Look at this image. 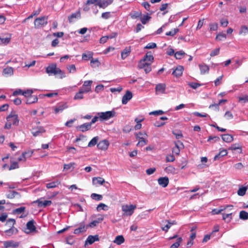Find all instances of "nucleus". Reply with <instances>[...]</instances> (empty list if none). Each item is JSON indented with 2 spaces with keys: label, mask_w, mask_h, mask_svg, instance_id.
<instances>
[{
  "label": "nucleus",
  "mask_w": 248,
  "mask_h": 248,
  "mask_svg": "<svg viewBox=\"0 0 248 248\" xmlns=\"http://www.w3.org/2000/svg\"><path fill=\"white\" fill-rule=\"evenodd\" d=\"M226 38V35L225 33H219L217 34L216 37V39L217 40H218L219 41H221L222 39H225Z\"/></svg>",
  "instance_id": "774afa93"
},
{
  "label": "nucleus",
  "mask_w": 248,
  "mask_h": 248,
  "mask_svg": "<svg viewBox=\"0 0 248 248\" xmlns=\"http://www.w3.org/2000/svg\"><path fill=\"white\" fill-rule=\"evenodd\" d=\"M3 74L4 75L11 76L13 74V69L11 67H7L3 70Z\"/></svg>",
  "instance_id": "e433bc0d"
},
{
  "label": "nucleus",
  "mask_w": 248,
  "mask_h": 248,
  "mask_svg": "<svg viewBox=\"0 0 248 248\" xmlns=\"http://www.w3.org/2000/svg\"><path fill=\"white\" fill-rule=\"evenodd\" d=\"M223 76L221 75L218 77L214 81L216 86H217L222 83L221 80L223 78Z\"/></svg>",
  "instance_id": "680f3d73"
},
{
  "label": "nucleus",
  "mask_w": 248,
  "mask_h": 248,
  "mask_svg": "<svg viewBox=\"0 0 248 248\" xmlns=\"http://www.w3.org/2000/svg\"><path fill=\"white\" fill-rule=\"evenodd\" d=\"M174 143H175V147L173 148L172 149V153H174L176 155H179L180 152L179 146V144L182 146H184L183 143L180 141H178L177 142H175Z\"/></svg>",
  "instance_id": "cd10ccee"
},
{
  "label": "nucleus",
  "mask_w": 248,
  "mask_h": 248,
  "mask_svg": "<svg viewBox=\"0 0 248 248\" xmlns=\"http://www.w3.org/2000/svg\"><path fill=\"white\" fill-rule=\"evenodd\" d=\"M109 145V142L107 140H101L97 145L99 149L101 150H107Z\"/></svg>",
  "instance_id": "ddd939ff"
},
{
  "label": "nucleus",
  "mask_w": 248,
  "mask_h": 248,
  "mask_svg": "<svg viewBox=\"0 0 248 248\" xmlns=\"http://www.w3.org/2000/svg\"><path fill=\"white\" fill-rule=\"evenodd\" d=\"M91 65L92 67H95V66H98L100 62L97 59H92L90 62Z\"/></svg>",
  "instance_id": "5fc2aeb1"
},
{
  "label": "nucleus",
  "mask_w": 248,
  "mask_h": 248,
  "mask_svg": "<svg viewBox=\"0 0 248 248\" xmlns=\"http://www.w3.org/2000/svg\"><path fill=\"white\" fill-rule=\"evenodd\" d=\"M91 126L92 125L89 123H86L77 126V129L84 132L90 130L91 128Z\"/></svg>",
  "instance_id": "a211bd4d"
},
{
  "label": "nucleus",
  "mask_w": 248,
  "mask_h": 248,
  "mask_svg": "<svg viewBox=\"0 0 248 248\" xmlns=\"http://www.w3.org/2000/svg\"><path fill=\"white\" fill-rule=\"evenodd\" d=\"M238 99L240 102H243L244 103L248 102V95H246L242 97H239Z\"/></svg>",
  "instance_id": "69168bd1"
},
{
  "label": "nucleus",
  "mask_w": 248,
  "mask_h": 248,
  "mask_svg": "<svg viewBox=\"0 0 248 248\" xmlns=\"http://www.w3.org/2000/svg\"><path fill=\"white\" fill-rule=\"evenodd\" d=\"M175 158L173 155H168L166 156V161L167 162H173L175 161Z\"/></svg>",
  "instance_id": "13d9d810"
},
{
  "label": "nucleus",
  "mask_w": 248,
  "mask_h": 248,
  "mask_svg": "<svg viewBox=\"0 0 248 248\" xmlns=\"http://www.w3.org/2000/svg\"><path fill=\"white\" fill-rule=\"evenodd\" d=\"M136 208V205L124 204L122 207V210L124 215L130 216L133 214L134 210Z\"/></svg>",
  "instance_id": "39448f33"
},
{
  "label": "nucleus",
  "mask_w": 248,
  "mask_h": 248,
  "mask_svg": "<svg viewBox=\"0 0 248 248\" xmlns=\"http://www.w3.org/2000/svg\"><path fill=\"white\" fill-rule=\"evenodd\" d=\"M99 138L97 136L93 138L88 143V147H93L95 146L98 141Z\"/></svg>",
  "instance_id": "ea45409f"
},
{
  "label": "nucleus",
  "mask_w": 248,
  "mask_h": 248,
  "mask_svg": "<svg viewBox=\"0 0 248 248\" xmlns=\"http://www.w3.org/2000/svg\"><path fill=\"white\" fill-rule=\"evenodd\" d=\"M46 72L49 75H59L61 78L65 77L64 73L59 68H58L56 64H52L49 65L46 69Z\"/></svg>",
  "instance_id": "7ed1b4c3"
},
{
  "label": "nucleus",
  "mask_w": 248,
  "mask_h": 248,
  "mask_svg": "<svg viewBox=\"0 0 248 248\" xmlns=\"http://www.w3.org/2000/svg\"><path fill=\"white\" fill-rule=\"evenodd\" d=\"M176 222L174 220H170L165 219L162 221L160 225L162 230L166 232H167L169 229L173 225L176 224Z\"/></svg>",
  "instance_id": "6e6552de"
},
{
  "label": "nucleus",
  "mask_w": 248,
  "mask_h": 248,
  "mask_svg": "<svg viewBox=\"0 0 248 248\" xmlns=\"http://www.w3.org/2000/svg\"><path fill=\"white\" fill-rule=\"evenodd\" d=\"M99 240V236L98 235H89L87 237L86 240L85 241V245L89 244L92 245L94 242Z\"/></svg>",
  "instance_id": "6ab92c4d"
},
{
  "label": "nucleus",
  "mask_w": 248,
  "mask_h": 248,
  "mask_svg": "<svg viewBox=\"0 0 248 248\" xmlns=\"http://www.w3.org/2000/svg\"><path fill=\"white\" fill-rule=\"evenodd\" d=\"M69 73H74L76 71V67L75 64H71L67 67Z\"/></svg>",
  "instance_id": "4d7b16f0"
},
{
  "label": "nucleus",
  "mask_w": 248,
  "mask_h": 248,
  "mask_svg": "<svg viewBox=\"0 0 248 248\" xmlns=\"http://www.w3.org/2000/svg\"><path fill=\"white\" fill-rule=\"evenodd\" d=\"M132 19L140 18L142 16V13L140 11H134L129 14Z\"/></svg>",
  "instance_id": "2f4dec72"
},
{
  "label": "nucleus",
  "mask_w": 248,
  "mask_h": 248,
  "mask_svg": "<svg viewBox=\"0 0 248 248\" xmlns=\"http://www.w3.org/2000/svg\"><path fill=\"white\" fill-rule=\"evenodd\" d=\"M224 208H226L225 211L222 212L223 217H229L232 215V210L233 209V206L232 205H226L223 206Z\"/></svg>",
  "instance_id": "2eb2a0df"
},
{
  "label": "nucleus",
  "mask_w": 248,
  "mask_h": 248,
  "mask_svg": "<svg viewBox=\"0 0 248 248\" xmlns=\"http://www.w3.org/2000/svg\"><path fill=\"white\" fill-rule=\"evenodd\" d=\"M133 96L132 93L127 90L125 94L123 96L122 102L123 104H126L127 102L132 99Z\"/></svg>",
  "instance_id": "dca6fc26"
},
{
  "label": "nucleus",
  "mask_w": 248,
  "mask_h": 248,
  "mask_svg": "<svg viewBox=\"0 0 248 248\" xmlns=\"http://www.w3.org/2000/svg\"><path fill=\"white\" fill-rule=\"evenodd\" d=\"M7 122L5 124L4 128L10 129L12 125H17L19 123V120L17 114L15 112H11L6 118Z\"/></svg>",
  "instance_id": "f03ea898"
},
{
  "label": "nucleus",
  "mask_w": 248,
  "mask_h": 248,
  "mask_svg": "<svg viewBox=\"0 0 248 248\" xmlns=\"http://www.w3.org/2000/svg\"><path fill=\"white\" fill-rule=\"evenodd\" d=\"M222 140L226 142H231L233 140V136L230 134H223L221 135Z\"/></svg>",
  "instance_id": "c85d7f7f"
},
{
  "label": "nucleus",
  "mask_w": 248,
  "mask_h": 248,
  "mask_svg": "<svg viewBox=\"0 0 248 248\" xmlns=\"http://www.w3.org/2000/svg\"><path fill=\"white\" fill-rule=\"evenodd\" d=\"M67 108V106L66 104L59 105L55 108L54 111L55 113H58L60 111H62L64 109Z\"/></svg>",
  "instance_id": "79ce46f5"
},
{
  "label": "nucleus",
  "mask_w": 248,
  "mask_h": 248,
  "mask_svg": "<svg viewBox=\"0 0 248 248\" xmlns=\"http://www.w3.org/2000/svg\"><path fill=\"white\" fill-rule=\"evenodd\" d=\"M113 1V0H100L99 2L96 4L99 8L105 9L108 5H110Z\"/></svg>",
  "instance_id": "4468645a"
},
{
  "label": "nucleus",
  "mask_w": 248,
  "mask_h": 248,
  "mask_svg": "<svg viewBox=\"0 0 248 248\" xmlns=\"http://www.w3.org/2000/svg\"><path fill=\"white\" fill-rule=\"evenodd\" d=\"M4 248H16L19 245L18 242H16L14 240L5 241L3 242Z\"/></svg>",
  "instance_id": "9d476101"
},
{
  "label": "nucleus",
  "mask_w": 248,
  "mask_h": 248,
  "mask_svg": "<svg viewBox=\"0 0 248 248\" xmlns=\"http://www.w3.org/2000/svg\"><path fill=\"white\" fill-rule=\"evenodd\" d=\"M19 168V165L17 162H13L10 165V166L9 168V170H14Z\"/></svg>",
  "instance_id": "338daca9"
},
{
  "label": "nucleus",
  "mask_w": 248,
  "mask_h": 248,
  "mask_svg": "<svg viewBox=\"0 0 248 248\" xmlns=\"http://www.w3.org/2000/svg\"><path fill=\"white\" fill-rule=\"evenodd\" d=\"M38 101V97L36 95H31L27 97L26 100L27 104H31L37 102Z\"/></svg>",
  "instance_id": "c756f323"
},
{
  "label": "nucleus",
  "mask_w": 248,
  "mask_h": 248,
  "mask_svg": "<svg viewBox=\"0 0 248 248\" xmlns=\"http://www.w3.org/2000/svg\"><path fill=\"white\" fill-rule=\"evenodd\" d=\"M35 222L31 220L27 223L26 227L24 229V232L27 234H30L36 232V228L34 225Z\"/></svg>",
  "instance_id": "0eeeda50"
},
{
  "label": "nucleus",
  "mask_w": 248,
  "mask_h": 248,
  "mask_svg": "<svg viewBox=\"0 0 248 248\" xmlns=\"http://www.w3.org/2000/svg\"><path fill=\"white\" fill-rule=\"evenodd\" d=\"M25 210V207L21 206L19 208L13 210L12 214L15 216H19V217H23V215L24 214Z\"/></svg>",
  "instance_id": "f3484780"
},
{
  "label": "nucleus",
  "mask_w": 248,
  "mask_h": 248,
  "mask_svg": "<svg viewBox=\"0 0 248 248\" xmlns=\"http://www.w3.org/2000/svg\"><path fill=\"white\" fill-rule=\"evenodd\" d=\"M60 184V182L57 181L52 182L48 184H46V187L47 188H53L57 187Z\"/></svg>",
  "instance_id": "a19ab883"
},
{
  "label": "nucleus",
  "mask_w": 248,
  "mask_h": 248,
  "mask_svg": "<svg viewBox=\"0 0 248 248\" xmlns=\"http://www.w3.org/2000/svg\"><path fill=\"white\" fill-rule=\"evenodd\" d=\"M93 184L95 186L102 185L105 182V179L100 177H94L93 178Z\"/></svg>",
  "instance_id": "4be33fe9"
},
{
  "label": "nucleus",
  "mask_w": 248,
  "mask_h": 248,
  "mask_svg": "<svg viewBox=\"0 0 248 248\" xmlns=\"http://www.w3.org/2000/svg\"><path fill=\"white\" fill-rule=\"evenodd\" d=\"M80 14L79 12H76L75 13H73L70 16H68V20L70 22H73V19L75 18H77L78 16H80Z\"/></svg>",
  "instance_id": "c03bdc74"
},
{
  "label": "nucleus",
  "mask_w": 248,
  "mask_h": 248,
  "mask_svg": "<svg viewBox=\"0 0 248 248\" xmlns=\"http://www.w3.org/2000/svg\"><path fill=\"white\" fill-rule=\"evenodd\" d=\"M186 55V53L183 50L177 51L176 53H174V56L175 58L177 59H181Z\"/></svg>",
  "instance_id": "58836bf2"
},
{
  "label": "nucleus",
  "mask_w": 248,
  "mask_h": 248,
  "mask_svg": "<svg viewBox=\"0 0 248 248\" xmlns=\"http://www.w3.org/2000/svg\"><path fill=\"white\" fill-rule=\"evenodd\" d=\"M46 132V130L42 126H36L33 127L31 130V133L34 137L39 136L40 134Z\"/></svg>",
  "instance_id": "f8f14e48"
},
{
  "label": "nucleus",
  "mask_w": 248,
  "mask_h": 248,
  "mask_svg": "<svg viewBox=\"0 0 248 248\" xmlns=\"http://www.w3.org/2000/svg\"><path fill=\"white\" fill-rule=\"evenodd\" d=\"M188 85L189 86H190L191 88L194 89H197L201 85L200 83L196 82H190L188 83Z\"/></svg>",
  "instance_id": "e2e57ef3"
},
{
  "label": "nucleus",
  "mask_w": 248,
  "mask_h": 248,
  "mask_svg": "<svg viewBox=\"0 0 248 248\" xmlns=\"http://www.w3.org/2000/svg\"><path fill=\"white\" fill-rule=\"evenodd\" d=\"M148 135L146 132H144L143 136H136L137 140H139L137 144L138 147H143L148 143V140H147Z\"/></svg>",
  "instance_id": "1a4fd4ad"
},
{
  "label": "nucleus",
  "mask_w": 248,
  "mask_h": 248,
  "mask_svg": "<svg viewBox=\"0 0 248 248\" xmlns=\"http://www.w3.org/2000/svg\"><path fill=\"white\" fill-rule=\"evenodd\" d=\"M87 229L86 226L84 224H81L79 227L74 230V233L76 234H79L80 233L86 232Z\"/></svg>",
  "instance_id": "a878e982"
},
{
  "label": "nucleus",
  "mask_w": 248,
  "mask_h": 248,
  "mask_svg": "<svg viewBox=\"0 0 248 248\" xmlns=\"http://www.w3.org/2000/svg\"><path fill=\"white\" fill-rule=\"evenodd\" d=\"M116 112L114 111H107L106 112H98L97 115L99 117L100 121H106L115 116Z\"/></svg>",
  "instance_id": "20e7f679"
},
{
  "label": "nucleus",
  "mask_w": 248,
  "mask_h": 248,
  "mask_svg": "<svg viewBox=\"0 0 248 248\" xmlns=\"http://www.w3.org/2000/svg\"><path fill=\"white\" fill-rule=\"evenodd\" d=\"M227 154L228 152L227 150L223 149L221 151H220L217 155H215V156L214 157V160H217L220 157V156H225L227 155Z\"/></svg>",
  "instance_id": "c9c22d12"
},
{
  "label": "nucleus",
  "mask_w": 248,
  "mask_h": 248,
  "mask_svg": "<svg viewBox=\"0 0 248 248\" xmlns=\"http://www.w3.org/2000/svg\"><path fill=\"white\" fill-rule=\"evenodd\" d=\"M107 210L108 209V206L103 203H100L97 207V210L98 211H100L101 210Z\"/></svg>",
  "instance_id": "603ef678"
},
{
  "label": "nucleus",
  "mask_w": 248,
  "mask_h": 248,
  "mask_svg": "<svg viewBox=\"0 0 248 248\" xmlns=\"http://www.w3.org/2000/svg\"><path fill=\"white\" fill-rule=\"evenodd\" d=\"M75 100L82 99L83 98V95L82 91H78L74 96Z\"/></svg>",
  "instance_id": "bf43d9fd"
},
{
  "label": "nucleus",
  "mask_w": 248,
  "mask_h": 248,
  "mask_svg": "<svg viewBox=\"0 0 248 248\" xmlns=\"http://www.w3.org/2000/svg\"><path fill=\"white\" fill-rule=\"evenodd\" d=\"M18 230L16 228H9L4 231V232L9 236L16 234Z\"/></svg>",
  "instance_id": "7c9ffc66"
},
{
  "label": "nucleus",
  "mask_w": 248,
  "mask_h": 248,
  "mask_svg": "<svg viewBox=\"0 0 248 248\" xmlns=\"http://www.w3.org/2000/svg\"><path fill=\"white\" fill-rule=\"evenodd\" d=\"M226 208H224L223 206L219 207L218 208H216L212 210L211 213L212 215H218L222 213V211H225Z\"/></svg>",
  "instance_id": "473e14b6"
},
{
  "label": "nucleus",
  "mask_w": 248,
  "mask_h": 248,
  "mask_svg": "<svg viewBox=\"0 0 248 248\" xmlns=\"http://www.w3.org/2000/svg\"><path fill=\"white\" fill-rule=\"evenodd\" d=\"M166 90V85L165 84L160 83L157 84L155 87V91L157 93H163Z\"/></svg>",
  "instance_id": "b1692460"
},
{
  "label": "nucleus",
  "mask_w": 248,
  "mask_h": 248,
  "mask_svg": "<svg viewBox=\"0 0 248 248\" xmlns=\"http://www.w3.org/2000/svg\"><path fill=\"white\" fill-rule=\"evenodd\" d=\"M48 16H43L36 18L34 20L35 28L38 29L41 26H46L47 24Z\"/></svg>",
  "instance_id": "423d86ee"
},
{
  "label": "nucleus",
  "mask_w": 248,
  "mask_h": 248,
  "mask_svg": "<svg viewBox=\"0 0 248 248\" xmlns=\"http://www.w3.org/2000/svg\"><path fill=\"white\" fill-rule=\"evenodd\" d=\"M16 220L14 219L9 218L8 220L6 221L5 226H6L8 229L15 228L14 226Z\"/></svg>",
  "instance_id": "72a5a7b5"
},
{
  "label": "nucleus",
  "mask_w": 248,
  "mask_h": 248,
  "mask_svg": "<svg viewBox=\"0 0 248 248\" xmlns=\"http://www.w3.org/2000/svg\"><path fill=\"white\" fill-rule=\"evenodd\" d=\"M124 241V239L123 236L122 235H118L115 237V240H114V243L117 245H121L123 243Z\"/></svg>",
  "instance_id": "f704fd0d"
},
{
  "label": "nucleus",
  "mask_w": 248,
  "mask_h": 248,
  "mask_svg": "<svg viewBox=\"0 0 248 248\" xmlns=\"http://www.w3.org/2000/svg\"><path fill=\"white\" fill-rule=\"evenodd\" d=\"M93 83L92 80H87L84 82L83 87L87 89L86 91H91V86Z\"/></svg>",
  "instance_id": "4c0bfd02"
},
{
  "label": "nucleus",
  "mask_w": 248,
  "mask_h": 248,
  "mask_svg": "<svg viewBox=\"0 0 248 248\" xmlns=\"http://www.w3.org/2000/svg\"><path fill=\"white\" fill-rule=\"evenodd\" d=\"M154 60L151 51L147 52L144 57L140 60L138 64L139 69H143L145 72L147 74L149 73L151 70V64L153 62Z\"/></svg>",
  "instance_id": "f257e3e1"
},
{
  "label": "nucleus",
  "mask_w": 248,
  "mask_h": 248,
  "mask_svg": "<svg viewBox=\"0 0 248 248\" xmlns=\"http://www.w3.org/2000/svg\"><path fill=\"white\" fill-rule=\"evenodd\" d=\"M93 58V53L91 52H88L87 54L83 53L82 55V58L83 60L88 61L91 58Z\"/></svg>",
  "instance_id": "37998d69"
},
{
  "label": "nucleus",
  "mask_w": 248,
  "mask_h": 248,
  "mask_svg": "<svg viewBox=\"0 0 248 248\" xmlns=\"http://www.w3.org/2000/svg\"><path fill=\"white\" fill-rule=\"evenodd\" d=\"M200 68L201 74L204 75L206 73H208L209 71V67L205 63L200 64L199 65Z\"/></svg>",
  "instance_id": "5701e85b"
},
{
  "label": "nucleus",
  "mask_w": 248,
  "mask_h": 248,
  "mask_svg": "<svg viewBox=\"0 0 248 248\" xmlns=\"http://www.w3.org/2000/svg\"><path fill=\"white\" fill-rule=\"evenodd\" d=\"M103 218H98V219L92 221L86 226V228H88V227L93 228L96 227L103 220Z\"/></svg>",
  "instance_id": "bb28decb"
},
{
  "label": "nucleus",
  "mask_w": 248,
  "mask_h": 248,
  "mask_svg": "<svg viewBox=\"0 0 248 248\" xmlns=\"http://www.w3.org/2000/svg\"><path fill=\"white\" fill-rule=\"evenodd\" d=\"M247 190V188L246 187H242L238 190L237 194L239 196H243L246 194Z\"/></svg>",
  "instance_id": "de8ad7c7"
},
{
  "label": "nucleus",
  "mask_w": 248,
  "mask_h": 248,
  "mask_svg": "<svg viewBox=\"0 0 248 248\" xmlns=\"http://www.w3.org/2000/svg\"><path fill=\"white\" fill-rule=\"evenodd\" d=\"M158 183L163 187H166L169 184V180L167 177H160L158 179Z\"/></svg>",
  "instance_id": "aec40b11"
},
{
  "label": "nucleus",
  "mask_w": 248,
  "mask_h": 248,
  "mask_svg": "<svg viewBox=\"0 0 248 248\" xmlns=\"http://www.w3.org/2000/svg\"><path fill=\"white\" fill-rule=\"evenodd\" d=\"M34 203H37L39 207H46L47 206L50 205L52 203V202L48 200L43 201V199L41 198L34 202Z\"/></svg>",
  "instance_id": "9b49d317"
},
{
  "label": "nucleus",
  "mask_w": 248,
  "mask_h": 248,
  "mask_svg": "<svg viewBox=\"0 0 248 248\" xmlns=\"http://www.w3.org/2000/svg\"><path fill=\"white\" fill-rule=\"evenodd\" d=\"M157 46L155 43H149L145 47V49H152L156 47Z\"/></svg>",
  "instance_id": "0e129e2a"
},
{
  "label": "nucleus",
  "mask_w": 248,
  "mask_h": 248,
  "mask_svg": "<svg viewBox=\"0 0 248 248\" xmlns=\"http://www.w3.org/2000/svg\"><path fill=\"white\" fill-rule=\"evenodd\" d=\"M183 70V67L182 66L179 65L177 66L172 72V74L176 77H180L182 75Z\"/></svg>",
  "instance_id": "412c9836"
},
{
  "label": "nucleus",
  "mask_w": 248,
  "mask_h": 248,
  "mask_svg": "<svg viewBox=\"0 0 248 248\" xmlns=\"http://www.w3.org/2000/svg\"><path fill=\"white\" fill-rule=\"evenodd\" d=\"M91 197L93 199L97 201H100L103 198L101 195L97 194L96 193L92 194Z\"/></svg>",
  "instance_id": "8fccbe9b"
},
{
  "label": "nucleus",
  "mask_w": 248,
  "mask_h": 248,
  "mask_svg": "<svg viewBox=\"0 0 248 248\" xmlns=\"http://www.w3.org/2000/svg\"><path fill=\"white\" fill-rule=\"evenodd\" d=\"M248 33V27L246 26H242L240 30L239 34L246 35Z\"/></svg>",
  "instance_id": "49530a36"
},
{
  "label": "nucleus",
  "mask_w": 248,
  "mask_h": 248,
  "mask_svg": "<svg viewBox=\"0 0 248 248\" xmlns=\"http://www.w3.org/2000/svg\"><path fill=\"white\" fill-rule=\"evenodd\" d=\"M140 18L141 23L143 24H146L147 21L151 18V17L147 15H144L143 17L141 16Z\"/></svg>",
  "instance_id": "864d4df0"
},
{
  "label": "nucleus",
  "mask_w": 248,
  "mask_h": 248,
  "mask_svg": "<svg viewBox=\"0 0 248 248\" xmlns=\"http://www.w3.org/2000/svg\"><path fill=\"white\" fill-rule=\"evenodd\" d=\"M178 31H179V29L175 28L171 31L167 32L166 33V35L167 36H173L174 35H175L178 32Z\"/></svg>",
  "instance_id": "3c124183"
},
{
  "label": "nucleus",
  "mask_w": 248,
  "mask_h": 248,
  "mask_svg": "<svg viewBox=\"0 0 248 248\" xmlns=\"http://www.w3.org/2000/svg\"><path fill=\"white\" fill-rule=\"evenodd\" d=\"M182 238L181 237L178 238L177 239V241L170 246V248H178L180 245V244L182 242Z\"/></svg>",
  "instance_id": "a18cd8bd"
},
{
  "label": "nucleus",
  "mask_w": 248,
  "mask_h": 248,
  "mask_svg": "<svg viewBox=\"0 0 248 248\" xmlns=\"http://www.w3.org/2000/svg\"><path fill=\"white\" fill-rule=\"evenodd\" d=\"M131 47H125L122 52H121V57L123 60L125 59L127 57H128L130 53H131Z\"/></svg>",
  "instance_id": "393cba45"
},
{
  "label": "nucleus",
  "mask_w": 248,
  "mask_h": 248,
  "mask_svg": "<svg viewBox=\"0 0 248 248\" xmlns=\"http://www.w3.org/2000/svg\"><path fill=\"white\" fill-rule=\"evenodd\" d=\"M210 30L211 31H216L218 29V24L217 23H211L209 25Z\"/></svg>",
  "instance_id": "052dcab7"
},
{
  "label": "nucleus",
  "mask_w": 248,
  "mask_h": 248,
  "mask_svg": "<svg viewBox=\"0 0 248 248\" xmlns=\"http://www.w3.org/2000/svg\"><path fill=\"white\" fill-rule=\"evenodd\" d=\"M165 171L167 173H174L175 172V169L171 166L167 167L165 169Z\"/></svg>",
  "instance_id": "09e8293b"
},
{
  "label": "nucleus",
  "mask_w": 248,
  "mask_h": 248,
  "mask_svg": "<svg viewBox=\"0 0 248 248\" xmlns=\"http://www.w3.org/2000/svg\"><path fill=\"white\" fill-rule=\"evenodd\" d=\"M33 93V91L31 89H28L27 91H25L22 93V95H24L26 97H28L30 96Z\"/></svg>",
  "instance_id": "6e6d98bb"
}]
</instances>
